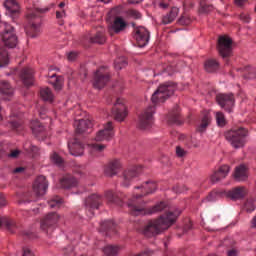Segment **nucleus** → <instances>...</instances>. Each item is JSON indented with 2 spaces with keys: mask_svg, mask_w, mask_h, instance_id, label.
<instances>
[{
  "mask_svg": "<svg viewBox=\"0 0 256 256\" xmlns=\"http://www.w3.org/2000/svg\"><path fill=\"white\" fill-rule=\"evenodd\" d=\"M181 210L168 211L165 214L160 215L158 218L148 221L147 225L144 226L142 230V235L147 237V239H153L165 233L168 229L173 227L177 223V219L181 215Z\"/></svg>",
  "mask_w": 256,
  "mask_h": 256,
  "instance_id": "1",
  "label": "nucleus"
},
{
  "mask_svg": "<svg viewBox=\"0 0 256 256\" xmlns=\"http://www.w3.org/2000/svg\"><path fill=\"white\" fill-rule=\"evenodd\" d=\"M249 136V130L245 127L232 128L224 132V137L233 149H243L245 147V138Z\"/></svg>",
  "mask_w": 256,
  "mask_h": 256,
  "instance_id": "2",
  "label": "nucleus"
},
{
  "mask_svg": "<svg viewBox=\"0 0 256 256\" xmlns=\"http://www.w3.org/2000/svg\"><path fill=\"white\" fill-rule=\"evenodd\" d=\"M177 91V83L168 81L158 86L156 91L152 94L151 101L153 105H159V103H165L169 97L175 95Z\"/></svg>",
  "mask_w": 256,
  "mask_h": 256,
  "instance_id": "3",
  "label": "nucleus"
},
{
  "mask_svg": "<svg viewBox=\"0 0 256 256\" xmlns=\"http://www.w3.org/2000/svg\"><path fill=\"white\" fill-rule=\"evenodd\" d=\"M145 201L137 203H128V207L133 213V215H155V213H161L165 211L167 204L165 201H161L157 203L156 205L150 207V208H145Z\"/></svg>",
  "mask_w": 256,
  "mask_h": 256,
  "instance_id": "4",
  "label": "nucleus"
},
{
  "mask_svg": "<svg viewBox=\"0 0 256 256\" xmlns=\"http://www.w3.org/2000/svg\"><path fill=\"white\" fill-rule=\"evenodd\" d=\"M27 24L25 25V33L30 39H35L41 35V17L35 12L26 14Z\"/></svg>",
  "mask_w": 256,
  "mask_h": 256,
  "instance_id": "5",
  "label": "nucleus"
},
{
  "mask_svg": "<svg viewBox=\"0 0 256 256\" xmlns=\"http://www.w3.org/2000/svg\"><path fill=\"white\" fill-rule=\"evenodd\" d=\"M156 107L155 106H148L138 115V123L137 127L141 131H147L153 127L155 123V115Z\"/></svg>",
  "mask_w": 256,
  "mask_h": 256,
  "instance_id": "6",
  "label": "nucleus"
},
{
  "mask_svg": "<svg viewBox=\"0 0 256 256\" xmlns=\"http://www.w3.org/2000/svg\"><path fill=\"white\" fill-rule=\"evenodd\" d=\"M1 37L5 47H8V49H15L19 43V38L17 37V33H15V27L7 22L4 23V31Z\"/></svg>",
  "mask_w": 256,
  "mask_h": 256,
  "instance_id": "7",
  "label": "nucleus"
},
{
  "mask_svg": "<svg viewBox=\"0 0 256 256\" xmlns=\"http://www.w3.org/2000/svg\"><path fill=\"white\" fill-rule=\"evenodd\" d=\"M217 51L222 59H229V57H233V39L228 36H219Z\"/></svg>",
  "mask_w": 256,
  "mask_h": 256,
  "instance_id": "8",
  "label": "nucleus"
},
{
  "mask_svg": "<svg viewBox=\"0 0 256 256\" xmlns=\"http://www.w3.org/2000/svg\"><path fill=\"white\" fill-rule=\"evenodd\" d=\"M215 99L217 105L224 109L226 113H233V109H235V94L233 92L218 93Z\"/></svg>",
  "mask_w": 256,
  "mask_h": 256,
  "instance_id": "9",
  "label": "nucleus"
},
{
  "mask_svg": "<svg viewBox=\"0 0 256 256\" xmlns=\"http://www.w3.org/2000/svg\"><path fill=\"white\" fill-rule=\"evenodd\" d=\"M135 189H141V194L133 196L132 200L128 203H139L143 200H141L142 197H147V195H151L157 191V183L153 181H146L141 186H136Z\"/></svg>",
  "mask_w": 256,
  "mask_h": 256,
  "instance_id": "10",
  "label": "nucleus"
},
{
  "mask_svg": "<svg viewBox=\"0 0 256 256\" xmlns=\"http://www.w3.org/2000/svg\"><path fill=\"white\" fill-rule=\"evenodd\" d=\"M111 79V74L108 72H105V69L99 68L98 70L95 71L94 73V80H93V87L94 89H104L105 85L109 83Z\"/></svg>",
  "mask_w": 256,
  "mask_h": 256,
  "instance_id": "11",
  "label": "nucleus"
},
{
  "mask_svg": "<svg viewBox=\"0 0 256 256\" xmlns=\"http://www.w3.org/2000/svg\"><path fill=\"white\" fill-rule=\"evenodd\" d=\"M115 136V127L112 121H108L104 124V128L96 133L95 141L101 143L102 141H111Z\"/></svg>",
  "mask_w": 256,
  "mask_h": 256,
  "instance_id": "12",
  "label": "nucleus"
},
{
  "mask_svg": "<svg viewBox=\"0 0 256 256\" xmlns=\"http://www.w3.org/2000/svg\"><path fill=\"white\" fill-rule=\"evenodd\" d=\"M61 216L56 212L46 214L40 222V229L48 233L49 229H53L59 223Z\"/></svg>",
  "mask_w": 256,
  "mask_h": 256,
  "instance_id": "13",
  "label": "nucleus"
},
{
  "mask_svg": "<svg viewBox=\"0 0 256 256\" xmlns=\"http://www.w3.org/2000/svg\"><path fill=\"white\" fill-rule=\"evenodd\" d=\"M133 37L136 39L138 47H146L151 39V32L147 28L139 26L134 30Z\"/></svg>",
  "mask_w": 256,
  "mask_h": 256,
  "instance_id": "14",
  "label": "nucleus"
},
{
  "mask_svg": "<svg viewBox=\"0 0 256 256\" xmlns=\"http://www.w3.org/2000/svg\"><path fill=\"white\" fill-rule=\"evenodd\" d=\"M32 189L36 197H43V195L47 193V189H49V182L47 181V178L43 175L38 176L34 181Z\"/></svg>",
  "mask_w": 256,
  "mask_h": 256,
  "instance_id": "15",
  "label": "nucleus"
},
{
  "mask_svg": "<svg viewBox=\"0 0 256 256\" xmlns=\"http://www.w3.org/2000/svg\"><path fill=\"white\" fill-rule=\"evenodd\" d=\"M4 7L7 15H9L13 21L19 19V16L21 15V6L17 0H5Z\"/></svg>",
  "mask_w": 256,
  "mask_h": 256,
  "instance_id": "16",
  "label": "nucleus"
},
{
  "mask_svg": "<svg viewBox=\"0 0 256 256\" xmlns=\"http://www.w3.org/2000/svg\"><path fill=\"white\" fill-rule=\"evenodd\" d=\"M112 113L115 121H118L119 123H123V121H125V118L127 117V106L123 104L121 99L118 98L116 100V103L112 108Z\"/></svg>",
  "mask_w": 256,
  "mask_h": 256,
  "instance_id": "17",
  "label": "nucleus"
},
{
  "mask_svg": "<svg viewBox=\"0 0 256 256\" xmlns=\"http://www.w3.org/2000/svg\"><path fill=\"white\" fill-rule=\"evenodd\" d=\"M19 77L25 87H33L35 85V70L32 68H22Z\"/></svg>",
  "mask_w": 256,
  "mask_h": 256,
  "instance_id": "18",
  "label": "nucleus"
},
{
  "mask_svg": "<svg viewBox=\"0 0 256 256\" xmlns=\"http://www.w3.org/2000/svg\"><path fill=\"white\" fill-rule=\"evenodd\" d=\"M247 188L245 186H238L228 190L226 192L227 199H231V201H241V199H245L247 197Z\"/></svg>",
  "mask_w": 256,
  "mask_h": 256,
  "instance_id": "19",
  "label": "nucleus"
},
{
  "mask_svg": "<svg viewBox=\"0 0 256 256\" xmlns=\"http://www.w3.org/2000/svg\"><path fill=\"white\" fill-rule=\"evenodd\" d=\"M68 149L74 157H81L85 153V144L74 138L68 142Z\"/></svg>",
  "mask_w": 256,
  "mask_h": 256,
  "instance_id": "20",
  "label": "nucleus"
},
{
  "mask_svg": "<svg viewBox=\"0 0 256 256\" xmlns=\"http://www.w3.org/2000/svg\"><path fill=\"white\" fill-rule=\"evenodd\" d=\"M168 125H183V119L181 118V109L179 106H174V108L168 112L167 116Z\"/></svg>",
  "mask_w": 256,
  "mask_h": 256,
  "instance_id": "21",
  "label": "nucleus"
},
{
  "mask_svg": "<svg viewBox=\"0 0 256 256\" xmlns=\"http://www.w3.org/2000/svg\"><path fill=\"white\" fill-rule=\"evenodd\" d=\"M229 171H231V167L229 165H222L218 168V170L214 171V173L210 176L211 183H219L222 179H225L227 175H229Z\"/></svg>",
  "mask_w": 256,
  "mask_h": 256,
  "instance_id": "22",
  "label": "nucleus"
},
{
  "mask_svg": "<svg viewBox=\"0 0 256 256\" xmlns=\"http://www.w3.org/2000/svg\"><path fill=\"white\" fill-rule=\"evenodd\" d=\"M103 205V196L92 194L85 199V207L87 209H99Z\"/></svg>",
  "mask_w": 256,
  "mask_h": 256,
  "instance_id": "23",
  "label": "nucleus"
},
{
  "mask_svg": "<svg viewBox=\"0 0 256 256\" xmlns=\"http://www.w3.org/2000/svg\"><path fill=\"white\" fill-rule=\"evenodd\" d=\"M78 185H79V180H77V178H75L71 174L65 175L60 179L61 189H73Z\"/></svg>",
  "mask_w": 256,
  "mask_h": 256,
  "instance_id": "24",
  "label": "nucleus"
},
{
  "mask_svg": "<svg viewBox=\"0 0 256 256\" xmlns=\"http://www.w3.org/2000/svg\"><path fill=\"white\" fill-rule=\"evenodd\" d=\"M126 27L127 22H125V19L123 17H116L111 27H109V34L113 35V32L119 34L121 31H125Z\"/></svg>",
  "mask_w": 256,
  "mask_h": 256,
  "instance_id": "25",
  "label": "nucleus"
},
{
  "mask_svg": "<svg viewBox=\"0 0 256 256\" xmlns=\"http://www.w3.org/2000/svg\"><path fill=\"white\" fill-rule=\"evenodd\" d=\"M31 129L33 135L37 137L38 139H45L47 137V132H45V126H43L39 120H33L31 122Z\"/></svg>",
  "mask_w": 256,
  "mask_h": 256,
  "instance_id": "26",
  "label": "nucleus"
},
{
  "mask_svg": "<svg viewBox=\"0 0 256 256\" xmlns=\"http://www.w3.org/2000/svg\"><path fill=\"white\" fill-rule=\"evenodd\" d=\"M121 169V162L119 160H112L104 169V175L106 177H115L117 171Z\"/></svg>",
  "mask_w": 256,
  "mask_h": 256,
  "instance_id": "27",
  "label": "nucleus"
},
{
  "mask_svg": "<svg viewBox=\"0 0 256 256\" xmlns=\"http://www.w3.org/2000/svg\"><path fill=\"white\" fill-rule=\"evenodd\" d=\"M92 127L93 123L91 122V120L81 119L76 122L75 133L76 135H83V133H87V131H89V129H91Z\"/></svg>",
  "mask_w": 256,
  "mask_h": 256,
  "instance_id": "28",
  "label": "nucleus"
},
{
  "mask_svg": "<svg viewBox=\"0 0 256 256\" xmlns=\"http://www.w3.org/2000/svg\"><path fill=\"white\" fill-rule=\"evenodd\" d=\"M135 177H139V171L137 170V167H132L130 169L125 170L123 173V187H129L131 179H135Z\"/></svg>",
  "mask_w": 256,
  "mask_h": 256,
  "instance_id": "29",
  "label": "nucleus"
},
{
  "mask_svg": "<svg viewBox=\"0 0 256 256\" xmlns=\"http://www.w3.org/2000/svg\"><path fill=\"white\" fill-rule=\"evenodd\" d=\"M105 197L110 203H115L116 205L123 207V201H125V195H123V193L115 194L113 191L108 190L105 193Z\"/></svg>",
  "mask_w": 256,
  "mask_h": 256,
  "instance_id": "30",
  "label": "nucleus"
},
{
  "mask_svg": "<svg viewBox=\"0 0 256 256\" xmlns=\"http://www.w3.org/2000/svg\"><path fill=\"white\" fill-rule=\"evenodd\" d=\"M100 231L106 235H115L117 233V225L111 220H106L100 224Z\"/></svg>",
  "mask_w": 256,
  "mask_h": 256,
  "instance_id": "31",
  "label": "nucleus"
},
{
  "mask_svg": "<svg viewBox=\"0 0 256 256\" xmlns=\"http://www.w3.org/2000/svg\"><path fill=\"white\" fill-rule=\"evenodd\" d=\"M219 67H221V64L219 63V60L215 58H209L204 62V70L206 73H217Z\"/></svg>",
  "mask_w": 256,
  "mask_h": 256,
  "instance_id": "32",
  "label": "nucleus"
},
{
  "mask_svg": "<svg viewBox=\"0 0 256 256\" xmlns=\"http://www.w3.org/2000/svg\"><path fill=\"white\" fill-rule=\"evenodd\" d=\"M248 177L247 166H245V164H241L235 168L233 173L235 181H247Z\"/></svg>",
  "mask_w": 256,
  "mask_h": 256,
  "instance_id": "33",
  "label": "nucleus"
},
{
  "mask_svg": "<svg viewBox=\"0 0 256 256\" xmlns=\"http://www.w3.org/2000/svg\"><path fill=\"white\" fill-rule=\"evenodd\" d=\"M3 225L8 231H10V233H15V229H17L15 221L11 218H7L6 216H0V227H3Z\"/></svg>",
  "mask_w": 256,
  "mask_h": 256,
  "instance_id": "34",
  "label": "nucleus"
},
{
  "mask_svg": "<svg viewBox=\"0 0 256 256\" xmlns=\"http://www.w3.org/2000/svg\"><path fill=\"white\" fill-rule=\"evenodd\" d=\"M178 11L177 8H172L169 13L162 17V24L169 25L177 19Z\"/></svg>",
  "mask_w": 256,
  "mask_h": 256,
  "instance_id": "35",
  "label": "nucleus"
},
{
  "mask_svg": "<svg viewBox=\"0 0 256 256\" xmlns=\"http://www.w3.org/2000/svg\"><path fill=\"white\" fill-rule=\"evenodd\" d=\"M243 79H256V68L252 66H245L241 68Z\"/></svg>",
  "mask_w": 256,
  "mask_h": 256,
  "instance_id": "36",
  "label": "nucleus"
},
{
  "mask_svg": "<svg viewBox=\"0 0 256 256\" xmlns=\"http://www.w3.org/2000/svg\"><path fill=\"white\" fill-rule=\"evenodd\" d=\"M107 37L105 32L98 31L95 35L90 37V43H96L97 45H105Z\"/></svg>",
  "mask_w": 256,
  "mask_h": 256,
  "instance_id": "37",
  "label": "nucleus"
},
{
  "mask_svg": "<svg viewBox=\"0 0 256 256\" xmlns=\"http://www.w3.org/2000/svg\"><path fill=\"white\" fill-rule=\"evenodd\" d=\"M210 123H211V114L209 112H205L201 119V124L198 127L199 133L205 132V129H207V127H209Z\"/></svg>",
  "mask_w": 256,
  "mask_h": 256,
  "instance_id": "38",
  "label": "nucleus"
},
{
  "mask_svg": "<svg viewBox=\"0 0 256 256\" xmlns=\"http://www.w3.org/2000/svg\"><path fill=\"white\" fill-rule=\"evenodd\" d=\"M9 65V52L5 47H0V67H7Z\"/></svg>",
  "mask_w": 256,
  "mask_h": 256,
  "instance_id": "39",
  "label": "nucleus"
},
{
  "mask_svg": "<svg viewBox=\"0 0 256 256\" xmlns=\"http://www.w3.org/2000/svg\"><path fill=\"white\" fill-rule=\"evenodd\" d=\"M40 97L43 101H48V103H53L54 96L51 88H45L40 91Z\"/></svg>",
  "mask_w": 256,
  "mask_h": 256,
  "instance_id": "40",
  "label": "nucleus"
},
{
  "mask_svg": "<svg viewBox=\"0 0 256 256\" xmlns=\"http://www.w3.org/2000/svg\"><path fill=\"white\" fill-rule=\"evenodd\" d=\"M0 92L2 95H7V97H13V88L9 82H1Z\"/></svg>",
  "mask_w": 256,
  "mask_h": 256,
  "instance_id": "41",
  "label": "nucleus"
},
{
  "mask_svg": "<svg viewBox=\"0 0 256 256\" xmlns=\"http://www.w3.org/2000/svg\"><path fill=\"white\" fill-rule=\"evenodd\" d=\"M106 256H116L119 253V246L108 245L102 249Z\"/></svg>",
  "mask_w": 256,
  "mask_h": 256,
  "instance_id": "42",
  "label": "nucleus"
},
{
  "mask_svg": "<svg viewBox=\"0 0 256 256\" xmlns=\"http://www.w3.org/2000/svg\"><path fill=\"white\" fill-rule=\"evenodd\" d=\"M215 7L207 0L200 1V13H211Z\"/></svg>",
  "mask_w": 256,
  "mask_h": 256,
  "instance_id": "43",
  "label": "nucleus"
},
{
  "mask_svg": "<svg viewBox=\"0 0 256 256\" xmlns=\"http://www.w3.org/2000/svg\"><path fill=\"white\" fill-rule=\"evenodd\" d=\"M123 10V6L121 5H118L114 8H112L108 14H107V17L108 19H117V17H120L119 15H121V11Z\"/></svg>",
  "mask_w": 256,
  "mask_h": 256,
  "instance_id": "44",
  "label": "nucleus"
},
{
  "mask_svg": "<svg viewBox=\"0 0 256 256\" xmlns=\"http://www.w3.org/2000/svg\"><path fill=\"white\" fill-rule=\"evenodd\" d=\"M127 65V59L125 57H119L114 61V68L116 71H121Z\"/></svg>",
  "mask_w": 256,
  "mask_h": 256,
  "instance_id": "45",
  "label": "nucleus"
},
{
  "mask_svg": "<svg viewBox=\"0 0 256 256\" xmlns=\"http://www.w3.org/2000/svg\"><path fill=\"white\" fill-rule=\"evenodd\" d=\"M216 123L218 127H225L227 125V119H225L223 112H216Z\"/></svg>",
  "mask_w": 256,
  "mask_h": 256,
  "instance_id": "46",
  "label": "nucleus"
},
{
  "mask_svg": "<svg viewBox=\"0 0 256 256\" xmlns=\"http://www.w3.org/2000/svg\"><path fill=\"white\" fill-rule=\"evenodd\" d=\"M52 87H54L55 91L63 90V76L56 77L54 82H51Z\"/></svg>",
  "mask_w": 256,
  "mask_h": 256,
  "instance_id": "47",
  "label": "nucleus"
},
{
  "mask_svg": "<svg viewBox=\"0 0 256 256\" xmlns=\"http://www.w3.org/2000/svg\"><path fill=\"white\" fill-rule=\"evenodd\" d=\"M256 209L255 202L253 200H247L244 204V211L246 213H253V211Z\"/></svg>",
  "mask_w": 256,
  "mask_h": 256,
  "instance_id": "48",
  "label": "nucleus"
},
{
  "mask_svg": "<svg viewBox=\"0 0 256 256\" xmlns=\"http://www.w3.org/2000/svg\"><path fill=\"white\" fill-rule=\"evenodd\" d=\"M51 161L54 162V164L58 165L59 167H61V165H63V163H64L63 157H61L59 154H57V152H54L52 154Z\"/></svg>",
  "mask_w": 256,
  "mask_h": 256,
  "instance_id": "49",
  "label": "nucleus"
},
{
  "mask_svg": "<svg viewBox=\"0 0 256 256\" xmlns=\"http://www.w3.org/2000/svg\"><path fill=\"white\" fill-rule=\"evenodd\" d=\"M67 16V12L65 10L60 11H56V19H59L58 21V25L63 26L65 25V21L63 19H61L62 17H66Z\"/></svg>",
  "mask_w": 256,
  "mask_h": 256,
  "instance_id": "50",
  "label": "nucleus"
},
{
  "mask_svg": "<svg viewBox=\"0 0 256 256\" xmlns=\"http://www.w3.org/2000/svg\"><path fill=\"white\" fill-rule=\"evenodd\" d=\"M128 15L130 17H132L133 19H141V17H143V15H141V12H139V10H135V9L128 10Z\"/></svg>",
  "mask_w": 256,
  "mask_h": 256,
  "instance_id": "51",
  "label": "nucleus"
},
{
  "mask_svg": "<svg viewBox=\"0 0 256 256\" xmlns=\"http://www.w3.org/2000/svg\"><path fill=\"white\" fill-rule=\"evenodd\" d=\"M92 149H94V151H98L99 153H101L105 151V149H107V145L94 143L92 144Z\"/></svg>",
  "mask_w": 256,
  "mask_h": 256,
  "instance_id": "52",
  "label": "nucleus"
},
{
  "mask_svg": "<svg viewBox=\"0 0 256 256\" xmlns=\"http://www.w3.org/2000/svg\"><path fill=\"white\" fill-rule=\"evenodd\" d=\"M22 235L25 239H37V234L31 231H23Z\"/></svg>",
  "mask_w": 256,
  "mask_h": 256,
  "instance_id": "53",
  "label": "nucleus"
},
{
  "mask_svg": "<svg viewBox=\"0 0 256 256\" xmlns=\"http://www.w3.org/2000/svg\"><path fill=\"white\" fill-rule=\"evenodd\" d=\"M179 25H191V19L189 17L182 16L178 19Z\"/></svg>",
  "mask_w": 256,
  "mask_h": 256,
  "instance_id": "54",
  "label": "nucleus"
},
{
  "mask_svg": "<svg viewBox=\"0 0 256 256\" xmlns=\"http://www.w3.org/2000/svg\"><path fill=\"white\" fill-rule=\"evenodd\" d=\"M63 203V201H61V199L59 200H50L48 202V205L51 209H55V207H59V205Z\"/></svg>",
  "mask_w": 256,
  "mask_h": 256,
  "instance_id": "55",
  "label": "nucleus"
},
{
  "mask_svg": "<svg viewBox=\"0 0 256 256\" xmlns=\"http://www.w3.org/2000/svg\"><path fill=\"white\" fill-rule=\"evenodd\" d=\"M187 152H185V149H183L181 146L176 147V155L177 157H185Z\"/></svg>",
  "mask_w": 256,
  "mask_h": 256,
  "instance_id": "56",
  "label": "nucleus"
},
{
  "mask_svg": "<svg viewBox=\"0 0 256 256\" xmlns=\"http://www.w3.org/2000/svg\"><path fill=\"white\" fill-rule=\"evenodd\" d=\"M79 74H80L82 81L87 79V75H88L87 69L81 68Z\"/></svg>",
  "mask_w": 256,
  "mask_h": 256,
  "instance_id": "57",
  "label": "nucleus"
},
{
  "mask_svg": "<svg viewBox=\"0 0 256 256\" xmlns=\"http://www.w3.org/2000/svg\"><path fill=\"white\" fill-rule=\"evenodd\" d=\"M240 19L244 23H249L251 21V17L248 14H240Z\"/></svg>",
  "mask_w": 256,
  "mask_h": 256,
  "instance_id": "58",
  "label": "nucleus"
},
{
  "mask_svg": "<svg viewBox=\"0 0 256 256\" xmlns=\"http://www.w3.org/2000/svg\"><path fill=\"white\" fill-rule=\"evenodd\" d=\"M68 61H75L77 59V52H70L67 56Z\"/></svg>",
  "mask_w": 256,
  "mask_h": 256,
  "instance_id": "59",
  "label": "nucleus"
},
{
  "mask_svg": "<svg viewBox=\"0 0 256 256\" xmlns=\"http://www.w3.org/2000/svg\"><path fill=\"white\" fill-rule=\"evenodd\" d=\"M21 153V151L19 150H13L8 157H11L12 159H17V157H19V154Z\"/></svg>",
  "mask_w": 256,
  "mask_h": 256,
  "instance_id": "60",
  "label": "nucleus"
},
{
  "mask_svg": "<svg viewBox=\"0 0 256 256\" xmlns=\"http://www.w3.org/2000/svg\"><path fill=\"white\" fill-rule=\"evenodd\" d=\"M234 3L237 5V7H243V5L247 3V0H234Z\"/></svg>",
  "mask_w": 256,
  "mask_h": 256,
  "instance_id": "61",
  "label": "nucleus"
},
{
  "mask_svg": "<svg viewBox=\"0 0 256 256\" xmlns=\"http://www.w3.org/2000/svg\"><path fill=\"white\" fill-rule=\"evenodd\" d=\"M7 205V200H5V196L3 194H0V206L5 207Z\"/></svg>",
  "mask_w": 256,
  "mask_h": 256,
  "instance_id": "62",
  "label": "nucleus"
},
{
  "mask_svg": "<svg viewBox=\"0 0 256 256\" xmlns=\"http://www.w3.org/2000/svg\"><path fill=\"white\" fill-rule=\"evenodd\" d=\"M22 256H35L33 252H31L29 249H23V255Z\"/></svg>",
  "mask_w": 256,
  "mask_h": 256,
  "instance_id": "63",
  "label": "nucleus"
},
{
  "mask_svg": "<svg viewBox=\"0 0 256 256\" xmlns=\"http://www.w3.org/2000/svg\"><path fill=\"white\" fill-rule=\"evenodd\" d=\"M227 256H237V250L231 249L227 252Z\"/></svg>",
  "mask_w": 256,
  "mask_h": 256,
  "instance_id": "64",
  "label": "nucleus"
}]
</instances>
